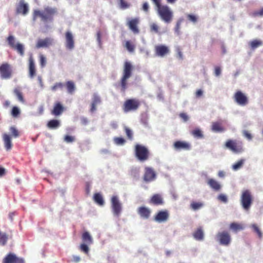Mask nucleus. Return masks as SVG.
I'll list each match as a JSON object with an SVG mask.
<instances>
[{"mask_svg": "<svg viewBox=\"0 0 263 263\" xmlns=\"http://www.w3.org/2000/svg\"><path fill=\"white\" fill-rule=\"evenodd\" d=\"M58 10L55 7H46L43 11L34 10L33 12V20L35 21L38 17H40L41 21L46 22H51L53 20L54 16L57 14Z\"/></svg>", "mask_w": 263, "mask_h": 263, "instance_id": "obj_1", "label": "nucleus"}, {"mask_svg": "<svg viewBox=\"0 0 263 263\" xmlns=\"http://www.w3.org/2000/svg\"><path fill=\"white\" fill-rule=\"evenodd\" d=\"M157 7V13L160 18L165 23H171L173 18V12L167 5H161V0H152Z\"/></svg>", "mask_w": 263, "mask_h": 263, "instance_id": "obj_2", "label": "nucleus"}, {"mask_svg": "<svg viewBox=\"0 0 263 263\" xmlns=\"http://www.w3.org/2000/svg\"><path fill=\"white\" fill-rule=\"evenodd\" d=\"M133 66L130 62H125L124 64L123 76L120 82L121 91L125 92L127 88V80L132 76Z\"/></svg>", "mask_w": 263, "mask_h": 263, "instance_id": "obj_3", "label": "nucleus"}, {"mask_svg": "<svg viewBox=\"0 0 263 263\" xmlns=\"http://www.w3.org/2000/svg\"><path fill=\"white\" fill-rule=\"evenodd\" d=\"M240 201L242 208L247 211H249L253 201L251 192L248 190L243 191L241 195Z\"/></svg>", "mask_w": 263, "mask_h": 263, "instance_id": "obj_4", "label": "nucleus"}, {"mask_svg": "<svg viewBox=\"0 0 263 263\" xmlns=\"http://www.w3.org/2000/svg\"><path fill=\"white\" fill-rule=\"evenodd\" d=\"M135 156L140 161L147 160L149 156V152L146 147L140 144H136L135 147Z\"/></svg>", "mask_w": 263, "mask_h": 263, "instance_id": "obj_5", "label": "nucleus"}, {"mask_svg": "<svg viewBox=\"0 0 263 263\" xmlns=\"http://www.w3.org/2000/svg\"><path fill=\"white\" fill-rule=\"evenodd\" d=\"M6 41L9 47L16 51L20 56L23 57L25 54V47L24 45L20 43L15 44V39L14 36L12 35H9Z\"/></svg>", "mask_w": 263, "mask_h": 263, "instance_id": "obj_6", "label": "nucleus"}, {"mask_svg": "<svg viewBox=\"0 0 263 263\" xmlns=\"http://www.w3.org/2000/svg\"><path fill=\"white\" fill-rule=\"evenodd\" d=\"M140 105V101L136 99H127L123 105V110L125 112L135 111Z\"/></svg>", "mask_w": 263, "mask_h": 263, "instance_id": "obj_7", "label": "nucleus"}, {"mask_svg": "<svg viewBox=\"0 0 263 263\" xmlns=\"http://www.w3.org/2000/svg\"><path fill=\"white\" fill-rule=\"evenodd\" d=\"M12 73V66L8 63H3L0 65V76L1 79H9L11 78Z\"/></svg>", "mask_w": 263, "mask_h": 263, "instance_id": "obj_8", "label": "nucleus"}, {"mask_svg": "<svg viewBox=\"0 0 263 263\" xmlns=\"http://www.w3.org/2000/svg\"><path fill=\"white\" fill-rule=\"evenodd\" d=\"M111 208L114 216L119 217L122 212V204L117 196H112L111 198Z\"/></svg>", "mask_w": 263, "mask_h": 263, "instance_id": "obj_9", "label": "nucleus"}, {"mask_svg": "<svg viewBox=\"0 0 263 263\" xmlns=\"http://www.w3.org/2000/svg\"><path fill=\"white\" fill-rule=\"evenodd\" d=\"M227 148L235 153H240L243 149L241 142H237L235 140H228L225 144Z\"/></svg>", "mask_w": 263, "mask_h": 263, "instance_id": "obj_10", "label": "nucleus"}, {"mask_svg": "<svg viewBox=\"0 0 263 263\" xmlns=\"http://www.w3.org/2000/svg\"><path fill=\"white\" fill-rule=\"evenodd\" d=\"M217 240L221 245L228 246L231 240L230 234L226 231L219 232L216 236Z\"/></svg>", "mask_w": 263, "mask_h": 263, "instance_id": "obj_11", "label": "nucleus"}, {"mask_svg": "<svg viewBox=\"0 0 263 263\" xmlns=\"http://www.w3.org/2000/svg\"><path fill=\"white\" fill-rule=\"evenodd\" d=\"M29 11V5L25 0H20L16 6V13L23 15H27Z\"/></svg>", "mask_w": 263, "mask_h": 263, "instance_id": "obj_12", "label": "nucleus"}, {"mask_svg": "<svg viewBox=\"0 0 263 263\" xmlns=\"http://www.w3.org/2000/svg\"><path fill=\"white\" fill-rule=\"evenodd\" d=\"M233 98L235 102L239 105L245 106L248 103L247 97L240 90L235 93Z\"/></svg>", "mask_w": 263, "mask_h": 263, "instance_id": "obj_13", "label": "nucleus"}, {"mask_svg": "<svg viewBox=\"0 0 263 263\" xmlns=\"http://www.w3.org/2000/svg\"><path fill=\"white\" fill-rule=\"evenodd\" d=\"M140 23V20L138 17L129 19L127 23L129 29L134 33L138 34L140 30L138 28V25Z\"/></svg>", "mask_w": 263, "mask_h": 263, "instance_id": "obj_14", "label": "nucleus"}, {"mask_svg": "<svg viewBox=\"0 0 263 263\" xmlns=\"http://www.w3.org/2000/svg\"><path fill=\"white\" fill-rule=\"evenodd\" d=\"M2 263H24V260L15 254L9 253L3 258Z\"/></svg>", "mask_w": 263, "mask_h": 263, "instance_id": "obj_15", "label": "nucleus"}, {"mask_svg": "<svg viewBox=\"0 0 263 263\" xmlns=\"http://www.w3.org/2000/svg\"><path fill=\"white\" fill-rule=\"evenodd\" d=\"M156 174L154 170L149 167H145L144 168V180L146 182H151L155 179Z\"/></svg>", "mask_w": 263, "mask_h": 263, "instance_id": "obj_16", "label": "nucleus"}, {"mask_svg": "<svg viewBox=\"0 0 263 263\" xmlns=\"http://www.w3.org/2000/svg\"><path fill=\"white\" fill-rule=\"evenodd\" d=\"M169 48L164 45H157L155 47V54L158 57H163L170 53Z\"/></svg>", "mask_w": 263, "mask_h": 263, "instance_id": "obj_17", "label": "nucleus"}, {"mask_svg": "<svg viewBox=\"0 0 263 263\" xmlns=\"http://www.w3.org/2000/svg\"><path fill=\"white\" fill-rule=\"evenodd\" d=\"M65 47L69 50H72L74 47V40L72 33L67 31L65 32Z\"/></svg>", "mask_w": 263, "mask_h": 263, "instance_id": "obj_18", "label": "nucleus"}, {"mask_svg": "<svg viewBox=\"0 0 263 263\" xmlns=\"http://www.w3.org/2000/svg\"><path fill=\"white\" fill-rule=\"evenodd\" d=\"M169 217V213L167 210L160 211L154 216V220L158 222L166 221Z\"/></svg>", "mask_w": 263, "mask_h": 263, "instance_id": "obj_19", "label": "nucleus"}, {"mask_svg": "<svg viewBox=\"0 0 263 263\" xmlns=\"http://www.w3.org/2000/svg\"><path fill=\"white\" fill-rule=\"evenodd\" d=\"M28 75L31 79L36 76V68L35 62L32 55H30L28 59Z\"/></svg>", "mask_w": 263, "mask_h": 263, "instance_id": "obj_20", "label": "nucleus"}, {"mask_svg": "<svg viewBox=\"0 0 263 263\" xmlns=\"http://www.w3.org/2000/svg\"><path fill=\"white\" fill-rule=\"evenodd\" d=\"M174 148L177 151L185 150L189 151L191 149V144L185 141H177L174 142Z\"/></svg>", "mask_w": 263, "mask_h": 263, "instance_id": "obj_21", "label": "nucleus"}, {"mask_svg": "<svg viewBox=\"0 0 263 263\" xmlns=\"http://www.w3.org/2000/svg\"><path fill=\"white\" fill-rule=\"evenodd\" d=\"M137 213L141 218L147 219L151 216V210L148 208L141 206L138 208Z\"/></svg>", "mask_w": 263, "mask_h": 263, "instance_id": "obj_22", "label": "nucleus"}, {"mask_svg": "<svg viewBox=\"0 0 263 263\" xmlns=\"http://www.w3.org/2000/svg\"><path fill=\"white\" fill-rule=\"evenodd\" d=\"M52 39L49 37H46L44 39H39L36 44V48L39 49L48 47L52 45Z\"/></svg>", "mask_w": 263, "mask_h": 263, "instance_id": "obj_23", "label": "nucleus"}, {"mask_svg": "<svg viewBox=\"0 0 263 263\" xmlns=\"http://www.w3.org/2000/svg\"><path fill=\"white\" fill-rule=\"evenodd\" d=\"M64 111V107L60 102H57L54 103L53 109L51 113L55 116L61 115Z\"/></svg>", "mask_w": 263, "mask_h": 263, "instance_id": "obj_24", "label": "nucleus"}, {"mask_svg": "<svg viewBox=\"0 0 263 263\" xmlns=\"http://www.w3.org/2000/svg\"><path fill=\"white\" fill-rule=\"evenodd\" d=\"M101 102V100L100 97L97 95V93H94L92 98V102L90 105V111L91 113L94 112L96 109V106L98 104H100Z\"/></svg>", "mask_w": 263, "mask_h": 263, "instance_id": "obj_25", "label": "nucleus"}, {"mask_svg": "<svg viewBox=\"0 0 263 263\" xmlns=\"http://www.w3.org/2000/svg\"><path fill=\"white\" fill-rule=\"evenodd\" d=\"M149 203L156 205H162L164 203L163 198L160 194H156L153 195L149 200Z\"/></svg>", "mask_w": 263, "mask_h": 263, "instance_id": "obj_26", "label": "nucleus"}, {"mask_svg": "<svg viewBox=\"0 0 263 263\" xmlns=\"http://www.w3.org/2000/svg\"><path fill=\"white\" fill-rule=\"evenodd\" d=\"M3 139L4 143V146L6 150H10L12 147L10 136L7 134H4L3 135Z\"/></svg>", "mask_w": 263, "mask_h": 263, "instance_id": "obj_27", "label": "nucleus"}, {"mask_svg": "<svg viewBox=\"0 0 263 263\" xmlns=\"http://www.w3.org/2000/svg\"><path fill=\"white\" fill-rule=\"evenodd\" d=\"M207 183L215 191H219L221 187L220 184L217 181L213 178L209 179L207 181Z\"/></svg>", "mask_w": 263, "mask_h": 263, "instance_id": "obj_28", "label": "nucleus"}, {"mask_svg": "<svg viewBox=\"0 0 263 263\" xmlns=\"http://www.w3.org/2000/svg\"><path fill=\"white\" fill-rule=\"evenodd\" d=\"M82 240L84 243H85L88 245H90L93 242V238L90 233L85 231L82 234Z\"/></svg>", "mask_w": 263, "mask_h": 263, "instance_id": "obj_29", "label": "nucleus"}, {"mask_svg": "<svg viewBox=\"0 0 263 263\" xmlns=\"http://www.w3.org/2000/svg\"><path fill=\"white\" fill-rule=\"evenodd\" d=\"M212 130L214 132H222L224 131L225 128L222 126L221 122H214L211 126Z\"/></svg>", "mask_w": 263, "mask_h": 263, "instance_id": "obj_30", "label": "nucleus"}, {"mask_svg": "<svg viewBox=\"0 0 263 263\" xmlns=\"http://www.w3.org/2000/svg\"><path fill=\"white\" fill-rule=\"evenodd\" d=\"M250 48L252 50H254L256 48L262 46L263 45V42L260 40H253L249 43Z\"/></svg>", "mask_w": 263, "mask_h": 263, "instance_id": "obj_31", "label": "nucleus"}, {"mask_svg": "<svg viewBox=\"0 0 263 263\" xmlns=\"http://www.w3.org/2000/svg\"><path fill=\"white\" fill-rule=\"evenodd\" d=\"M194 238L197 240H202L204 237L203 232L201 228H198L193 234Z\"/></svg>", "mask_w": 263, "mask_h": 263, "instance_id": "obj_32", "label": "nucleus"}, {"mask_svg": "<svg viewBox=\"0 0 263 263\" xmlns=\"http://www.w3.org/2000/svg\"><path fill=\"white\" fill-rule=\"evenodd\" d=\"M65 86L67 88V92L70 94H72L76 89V85L72 81H68L66 82Z\"/></svg>", "mask_w": 263, "mask_h": 263, "instance_id": "obj_33", "label": "nucleus"}, {"mask_svg": "<svg viewBox=\"0 0 263 263\" xmlns=\"http://www.w3.org/2000/svg\"><path fill=\"white\" fill-rule=\"evenodd\" d=\"M60 125V122L56 119H52L48 121L47 126L50 129H55Z\"/></svg>", "mask_w": 263, "mask_h": 263, "instance_id": "obj_34", "label": "nucleus"}, {"mask_svg": "<svg viewBox=\"0 0 263 263\" xmlns=\"http://www.w3.org/2000/svg\"><path fill=\"white\" fill-rule=\"evenodd\" d=\"M21 113L20 108L16 106H13L10 111L11 116L14 118H18L20 116Z\"/></svg>", "mask_w": 263, "mask_h": 263, "instance_id": "obj_35", "label": "nucleus"}, {"mask_svg": "<svg viewBox=\"0 0 263 263\" xmlns=\"http://www.w3.org/2000/svg\"><path fill=\"white\" fill-rule=\"evenodd\" d=\"M93 200L99 205H103L104 201L102 195L100 193H96L93 195Z\"/></svg>", "mask_w": 263, "mask_h": 263, "instance_id": "obj_36", "label": "nucleus"}, {"mask_svg": "<svg viewBox=\"0 0 263 263\" xmlns=\"http://www.w3.org/2000/svg\"><path fill=\"white\" fill-rule=\"evenodd\" d=\"M230 228L234 232H237L243 229V226L240 223L232 222L230 224Z\"/></svg>", "mask_w": 263, "mask_h": 263, "instance_id": "obj_37", "label": "nucleus"}, {"mask_svg": "<svg viewBox=\"0 0 263 263\" xmlns=\"http://www.w3.org/2000/svg\"><path fill=\"white\" fill-rule=\"evenodd\" d=\"M192 135L196 138L201 139L203 137L202 131L198 128H195L191 132Z\"/></svg>", "mask_w": 263, "mask_h": 263, "instance_id": "obj_38", "label": "nucleus"}, {"mask_svg": "<svg viewBox=\"0 0 263 263\" xmlns=\"http://www.w3.org/2000/svg\"><path fill=\"white\" fill-rule=\"evenodd\" d=\"M14 93L17 97L18 101L21 103H25V99L24 98L22 92L21 91L20 88H15L14 89Z\"/></svg>", "mask_w": 263, "mask_h": 263, "instance_id": "obj_39", "label": "nucleus"}, {"mask_svg": "<svg viewBox=\"0 0 263 263\" xmlns=\"http://www.w3.org/2000/svg\"><path fill=\"white\" fill-rule=\"evenodd\" d=\"M203 206V203L201 202L193 201L190 204V208L194 211L198 210Z\"/></svg>", "mask_w": 263, "mask_h": 263, "instance_id": "obj_40", "label": "nucleus"}, {"mask_svg": "<svg viewBox=\"0 0 263 263\" xmlns=\"http://www.w3.org/2000/svg\"><path fill=\"white\" fill-rule=\"evenodd\" d=\"M149 30L151 32L160 34L159 26L155 23H152L149 25Z\"/></svg>", "mask_w": 263, "mask_h": 263, "instance_id": "obj_41", "label": "nucleus"}, {"mask_svg": "<svg viewBox=\"0 0 263 263\" xmlns=\"http://www.w3.org/2000/svg\"><path fill=\"white\" fill-rule=\"evenodd\" d=\"M8 239V235L6 233H2L0 231V243L4 246L6 244Z\"/></svg>", "mask_w": 263, "mask_h": 263, "instance_id": "obj_42", "label": "nucleus"}, {"mask_svg": "<svg viewBox=\"0 0 263 263\" xmlns=\"http://www.w3.org/2000/svg\"><path fill=\"white\" fill-rule=\"evenodd\" d=\"M253 231L255 232L259 238H261L262 237V234L256 224H253L251 225Z\"/></svg>", "mask_w": 263, "mask_h": 263, "instance_id": "obj_43", "label": "nucleus"}, {"mask_svg": "<svg viewBox=\"0 0 263 263\" xmlns=\"http://www.w3.org/2000/svg\"><path fill=\"white\" fill-rule=\"evenodd\" d=\"M245 162L244 159H240L238 161H237L236 163H234L232 165V168L234 170H237L239 169L243 164Z\"/></svg>", "mask_w": 263, "mask_h": 263, "instance_id": "obj_44", "label": "nucleus"}, {"mask_svg": "<svg viewBox=\"0 0 263 263\" xmlns=\"http://www.w3.org/2000/svg\"><path fill=\"white\" fill-rule=\"evenodd\" d=\"M64 84L61 82L56 83L51 87V90L53 91H57L58 89H62Z\"/></svg>", "mask_w": 263, "mask_h": 263, "instance_id": "obj_45", "label": "nucleus"}, {"mask_svg": "<svg viewBox=\"0 0 263 263\" xmlns=\"http://www.w3.org/2000/svg\"><path fill=\"white\" fill-rule=\"evenodd\" d=\"M125 46L127 50L130 52H133L135 50V45L133 44L130 41H126Z\"/></svg>", "mask_w": 263, "mask_h": 263, "instance_id": "obj_46", "label": "nucleus"}, {"mask_svg": "<svg viewBox=\"0 0 263 263\" xmlns=\"http://www.w3.org/2000/svg\"><path fill=\"white\" fill-rule=\"evenodd\" d=\"M87 244L85 243H83L80 246V249L82 252H83L86 254H88L89 253V249L88 247Z\"/></svg>", "mask_w": 263, "mask_h": 263, "instance_id": "obj_47", "label": "nucleus"}, {"mask_svg": "<svg viewBox=\"0 0 263 263\" xmlns=\"http://www.w3.org/2000/svg\"><path fill=\"white\" fill-rule=\"evenodd\" d=\"M114 141L117 145H123L125 143V140L122 137H115Z\"/></svg>", "mask_w": 263, "mask_h": 263, "instance_id": "obj_48", "label": "nucleus"}, {"mask_svg": "<svg viewBox=\"0 0 263 263\" xmlns=\"http://www.w3.org/2000/svg\"><path fill=\"white\" fill-rule=\"evenodd\" d=\"M186 17L189 21H190L193 23H196L198 20V17L194 14H187Z\"/></svg>", "mask_w": 263, "mask_h": 263, "instance_id": "obj_49", "label": "nucleus"}, {"mask_svg": "<svg viewBox=\"0 0 263 263\" xmlns=\"http://www.w3.org/2000/svg\"><path fill=\"white\" fill-rule=\"evenodd\" d=\"M40 64L42 67L45 66L46 64V59L43 54H40L39 56Z\"/></svg>", "mask_w": 263, "mask_h": 263, "instance_id": "obj_50", "label": "nucleus"}, {"mask_svg": "<svg viewBox=\"0 0 263 263\" xmlns=\"http://www.w3.org/2000/svg\"><path fill=\"white\" fill-rule=\"evenodd\" d=\"M10 130L11 132L12 135L14 137L16 138L19 136V133L15 127L13 126L11 127L10 128Z\"/></svg>", "mask_w": 263, "mask_h": 263, "instance_id": "obj_51", "label": "nucleus"}, {"mask_svg": "<svg viewBox=\"0 0 263 263\" xmlns=\"http://www.w3.org/2000/svg\"><path fill=\"white\" fill-rule=\"evenodd\" d=\"M125 132L126 134L127 137L130 140L133 139V132L132 131L127 127H125Z\"/></svg>", "mask_w": 263, "mask_h": 263, "instance_id": "obj_52", "label": "nucleus"}, {"mask_svg": "<svg viewBox=\"0 0 263 263\" xmlns=\"http://www.w3.org/2000/svg\"><path fill=\"white\" fill-rule=\"evenodd\" d=\"M119 1L120 3V7L122 9H125L129 7V5L124 0H119Z\"/></svg>", "mask_w": 263, "mask_h": 263, "instance_id": "obj_53", "label": "nucleus"}, {"mask_svg": "<svg viewBox=\"0 0 263 263\" xmlns=\"http://www.w3.org/2000/svg\"><path fill=\"white\" fill-rule=\"evenodd\" d=\"M242 134L244 137H245L247 139L250 140L252 138V136L251 133H249V131L244 130L242 131Z\"/></svg>", "mask_w": 263, "mask_h": 263, "instance_id": "obj_54", "label": "nucleus"}, {"mask_svg": "<svg viewBox=\"0 0 263 263\" xmlns=\"http://www.w3.org/2000/svg\"><path fill=\"white\" fill-rule=\"evenodd\" d=\"M64 140L67 143H70L74 141V138L71 136L66 135L64 137Z\"/></svg>", "mask_w": 263, "mask_h": 263, "instance_id": "obj_55", "label": "nucleus"}, {"mask_svg": "<svg viewBox=\"0 0 263 263\" xmlns=\"http://www.w3.org/2000/svg\"><path fill=\"white\" fill-rule=\"evenodd\" d=\"M176 52H177V57L179 59L182 60L183 59V54L182 53V51H181V50L180 48L179 47H177L176 49Z\"/></svg>", "mask_w": 263, "mask_h": 263, "instance_id": "obj_56", "label": "nucleus"}, {"mask_svg": "<svg viewBox=\"0 0 263 263\" xmlns=\"http://www.w3.org/2000/svg\"><path fill=\"white\" fill-rule=\"evenodd\" d=\"M218 199L222 201L223 202L226 203L228 201L227 197L223 194H220L218 196Z\"/></svg>", "mask_w": 263, "mask_h": 263, "instance_id": "obj_57", "label": "nucleus"}, {"mask_svg": "<svg viewBox=\"0 0 263 263\" xmlns=\"http://www.w3.org/2000/svg\"><path fill=\"white\" fill-rule=\"evenodd\" d=\"M179 117L182 119L184 122H186L189 120L188 116L184 112H181L179 114Z\"/></svg>", "mask_w": 263, "mask_h": 263, "instance_id": "obj_58", "label": "nucleus"}, {"mask_svg": "<svg viewBox=\"0 0 263 263\" xmlns=\"http://www.w3.org/2000/svg\"><path fill=\"white\" fill-rule=\"evenodd\" d=\"M221 74V68L219 66L215 67V74L216 76H219Z\"/></svg>", "mask_w": 263, "mask_h": 263, "instance_id": "obj_59", "label": "nucleus"}, {"mask_svg": "<svg viewBox=\"0 0 263 263\" xmlns=\"http://www.w3.org/2000/svg\"><path fill=\"white\" fill-rule=\"evenodd\" d=\"M81 122L82 124L86 125L88 123V120L86 118L83 117L81 119Z\"/></svg>", "mask_w": 263, "mask_h": 263, "instance_id": "obj_60", "label": "nucleus"}, {"mask_svg": "<svg viewBox=\"0 0 263 263\" xmlns=\"http://www.w3.org/2000/svg\"><path fill=\"white\" fill-rule=\"evenodd\" d=\"M149 6L147 3L145 2L143 4V10L147 12L148 11Z\"/></svg>", "mask_w": 263, "mask_h": 263, "instance_id": "obj_61", "label": "nucleus"}, {"mask_svg": "<svg viewBox=\"0 0 263 263\" xmlns=\"http://www.w3.org/2000/svg\"><path fill=\"white\" fill-rule=\"evenodd\" d=\"M72 260L74 262H79L81 260V258L79 256H73L72 257Z\"/></svg>", "mask_w": 263, "mask_h": 263, "instance_id": "obj_62", "label": "nucleus"}, {"mask_svg": "<svg viewBox=\"0 0 263 263\" xmlns=\"http://www.w3.org/2000/svg\"><path fill=\"white\" fill-rule=\"evenodd\" d=\"M203 94V92L201 89H198L196 92V97H201Z\"/></svg>", "mask_w": 263, "mask_h": 263, "instance_id": "obj_63", "label": "nucleus"}, {"mask_svg": "<svg viewBox=\"0 0 263 263\" xmlns=\"http://www.w3.org/2000/svg\"><path fill=\"white\" fill-rule=\"evenodd\" d=\"M218 176L220 178H223L225 176V172L223 171H220L218 173Z\"/></svg>", "mask_w": 263, "mask_h": 263, "instance_id": "obj_64", "label": "nucleus"}]
</instances>
